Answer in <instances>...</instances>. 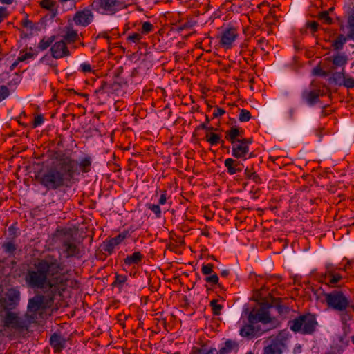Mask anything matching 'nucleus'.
I'll return each mask as SVG.
<instances>
[{
	"instance_id": "nucleus-49",
	"label": "nucleus",
	"mask_w": 354,
	"mask_h": 354,
	"mask_svg": "<svg viewBox=\"0 0 354 354\" xmlns=\"http://www.w3.org/2000/svg\"><path fill=\"white\" fill-rule=\"evenodd\" d=\"M80 68L84 73H88L91 71V66L88 63H82L80 64Z\"/></svg>"
},
{
	"instance_id": "nucleus-17",
	"label": "nucleus",
	"mask_w": 354,
	"mask_h": 354,
	"mask_svg": "<svg viewBox=\"0 0 354 354\" xmlns=\"http://www.w3.org/2000/svg\"><path fill=\"white\" fill-rule=\"evenodd\" d=\"M65 339L61 335L53 334L50 339V345L56 350L61 351L65 346Z\"/></svg>"
},
{
	"instance_id": "nucleus-44",
	"label": "nucleus",
	"mask_w": 354,
	"mask_h": 354,
	"mask_svg": "<svg viewBox=\"0 0 354 354\" xmlns=\"http://www.w3.org/2000/svg\"><path fill=\"white\" fill-rule=\"evenodd\" d=\"M41 6L45 8L51 10L55 6V2L53 0H43Z\"/></svg>"
},
{
	"instance_id": "nucleus-45",
	"label": "nucleus",
	"mask_w": 354,
	"mask_h": 354,
	"mask_svg": "<svg viewBox=\"0 0 354 354\" xmlns=\"http://www.w3.org/2000/svg\"><path fill=\"white\" fill-rule=\"evenodd\" d=\"M44 121V117L41 115H37L35 118L34 122H33V127L35 128L37 127L40 126L43 124Z\"/></svg>"
},
{
	"instance_id": "nucleus-58",
	"label": "nucleus",
	"mask_w": 354,
	"mask_h": 354,
	"mask_svg": "<svg viewBox=\"0 0 354 354\" xmlns=\"http://www.w3.org/2000/svg\"><path fill=\"white\" fill-rule=\"evenodd\" d=\"M24 26L26 28H32V22L30 21H28V20H26L24 22Z\"/></svg>"
},
{
	"instance_id": "nucleus-43",
	"label": "nucleus",
	"mask_w": 354,
	"mask_h": 354,
	"mask_svg": "<svg viewBox=\"0 0 354 354\" xmlns=\"http://www.w3.org/2000/svg\"><path fill=\"white\" fill-rule=\"evenodd\" d=\"M205 280L206 282H208V283H210L212 284H216L218 282V277L217 274H212L210 276H207L205 277Z\"/></svg>"
},
{
	"instance_id": "nucleus-63",
	"label": "nucleus",
	"mask_w": 354,
	"mask_h": 354,
	"mask_svg": "<svg viewBox=\"0 0 354 354\" xmlns=\"http://www.w3.org/2000/svg\"><path fill=\"white\" fill-rule=\"evenodd\" d=\"M200 127H201V128L204 129H208L207 125L205 124H204V123L201 124Z\"/></svg>"
},
{
	"instance_id": "nucleus-54",
	"label": "nucleus",
	"mask_w": 354,
	"mask_h": 354,
	"mask_svg": "<svg viewBox=\"0 0 354 354\" xmlns=\"http://www.w3.org/2000/svg\"><path fill=\"white\" fill-rule=\"evenodd\" d=\"M166 201H167V194H166V192L164 191L161 194L160 198L158 201V205H164L166 203Z\"/></svg>"
},
{
	"instance_id": "nucleus-26",
	"label": "nucleus",
	"mask_w": 354,
	"mask_h": 354,
	"mask_svg": "<svg viewBox=\"0 0 354 354\" xmlns=\"http://www.w3.org/2000/svg\"><path fill=\"white\" fill-rule=\"evenodd\" d=\"M240 134V131L236 128H232L227 133V139L230 140L232 143L237 141V140H240L239 138Z\"/></svg>"
},
{
	"instance_id": "nucleus-46",
	"label": "nucleus",
	"mask_w": 354,
	"mask_h": 354,
	"mask_svg": "<svg viewBox=\"0 0 354 354\" xmlns=\"http://www.w3.org/2000/svg\"><path fill=\"white\" fill-rule=\"evenodd\" d=\"M142 36L139 33H133L128 37V39L132 42H138L140 40Z\"/></svg>"
},
{
	"instance_id": "nucleus-51",
	"label": "nucleus",
	"mask_w": 354,
	"mask_h": 354,
	"mask_svg": "<svg viewBox=\"0 0 354 354\" xmlns=\"http://www.w3.org/2000/svg\"><path fill=\"white\" fill-rule=\"evenodd\" d=\"M277 310L279 313L281 315H285L289 311V308L285 306L279 305L277 306Z\"/></svg>"
},
{
	"instance_id": "nucleus-1",
	"label": "nucleus",
	"mask_w": 354,
	"mask_h": 354,
	"mask_svg": "<svg viewBox=\"0 0 354 354\" xmlns=\"http://www.w3.org/2000/svg\"><path fill=\"white\" fill-rule=\"evenodd\" d=\"M68 275L62 264L54 259L39 261L35 269L28 270L25 281L29 286L42 289L44 292L62 294L68 286Z\"/></svg>"
},
{
	"instance_id": "nucleus-28",
	"label": "nucleus",
	"mask_w": 354,
	"mask_h": 354,
	"mask_svg": "<svg viewBox=\"0 0 354 354\" xmlns=\"http://www.w3.org/2000/svg\"><path fill=\"white\" fill-rule=\"evenodd\" d=\"M333 62L337 66H344L347 63V57L343 54L337 55L334 57Z\"/></svg>"
},
{
	"instance_id": "nucleus-57",
	"label": "nucleus",
	"mask_w": 354,
	"mask_h": 354,
	"mask_svg": "<svg viewBox=\"0 0 354 354\" xmlns=\"http://www.w3.org/2000/svg\"><path fill=\"white\" fill-rule=\"evenodd\" d=\"M308 24L309 28H310L313 32H315L317 30V26H318V24L317 22L312 21V22L308 23Z\"/></svg>"
},
{
	"instance_id": "nucleus-10",
	"label": "nucleus",
	"mask_w": 354,
	"mask_h": 354,
	"mask_svg": "<svg viewBox=\"0 0 354 354\" xmlns=\"http://www.w3.org/2000/svg\"><path fill=\"white\" fill-rule=\"evenodd\" d=\"M251 143L250 139L237 140L232 143V156L236 158H243L249 151V145Z\"/></svg>"
},
{
	"instance_id": "nucleus-2",
	"label": "nucleus",
	"mask_w": 354,
	"mask_h": 354,
	"mask_svg": "<svg viewBox=\"0 0 354 354\" xmlns=\"http://www.w3.org/2000/svg\"><path fill=\"white\" fill-rule=\"evenodd\" d=\"M77 171V162L59 152L52 158L50 167L37 176L39 183L48 189L68 187Z\"/></svg>"
},
{
	"instance_id": "nucleus-34",
	"label": "nucleus",
	"mask_w": 354,
	"mask_h": 354,
	"mask_svg": "<svg viewBox=\"0 0 354 354\" xmlns=\"http://www.w3.org/2000/svg\"><path fill=\"white\" fill-rule=\"evenodd\" d=\"M251 118V115L249 111L246 109H241L239 119L241 122H248Z\"/></svg>"
},
{
	"instance_id": "nucleus-55",
	"label": "nucleus",
	"mask_w": 354,
	"mask_h": 354,
	"mask_svg": "<svg viewBox=\"0 0 354 354\" xmlns=\"http://www.w3.org/2000/svg\"><path fill=\"white\" fill-rule=\"evenodd\" d=\"M31 57H33V54H32L30 53H27L21 56H19L18 57V61L23 62V61L26 60V59L31 58Z\"/></svg>"
},
{
	"instance_id": "nucleus-35",
	"label": "nucleus",
	"mask_w": 354,
	"mask_h": 354,
	"mask_svg": "<svg viewBox=\"0 0 354 354\" xmlns=\"http://www.w3.org/2000/svg\"><path fill=\"white\" fill-rule=\"evenodd\" d=\"M2 248L4 251L8 254H12L15 250L16 246L12 242H7L3 244Z\"/></svg>"
},
{
	"instance_id": "nucleus-60",
	"label": "nucleus",
	"mask_w": 354,
	"mask_h": 354,
	"mask_svg": "<svg viewBox=\"0 0 354 354\" xmlns=\"http://www.w3.org/2000/svg\"><path fill=\"white\" fill-rule=\"evenodd\" d=\"M205 354H218V351L215 348L209 350Z\"/></svg>"
},
{
	"instance_id": "nucleus-62",
	"label": "nucleus",
	"mask_w": 354,
	"mask_h": 354,
	"mask_svg": "<svg viewBox=\"0 0 354 354\" xmlns=\"http://www.w3.org/2000/svg\"><path fill=\"white\" fill-rule=\"evenodd\" d=\"M294 113H295V110L293 109H290L289 110V115L291 119L293 118Z\"/></svg>"
},
{
	"instance_id": "nucleus-52",
	"label": "nucleus",
	"mask_w": 354,
	"mask_h": 354,
	"mask_svg": "<svg viewBox=\"0 0 354 354\" xmlns=\"http://www.w3.org/2000/svg\"><path fill=\"white\" fill-rule=\"evenodd\" d=\"M8 16L7 9L0 7V23Z\"/></svg>"
},
{
	"instance_id": "nucleus-56",
	"label": "nucleus",
	"mask_w": 354,
	"mask_h": 354,
	"mask_svg": "<svg viewBox=\"0 0 354 354\" xmlns=\"http://www.w3.org/2000/svg\"><path fill=\"white\" fill-rule=\"evenodd\" d=\"M225 113V111L221 108H216L213 113V115L214 117H219L223 115Z\"/></svg>"
},
{
	"instance_id": "nucleus-30",
	"label": "nucleus",
	"mask_w": 354,
	"mask_h": 354,
	"mask_svg": "<svg viewBox=\"0 0 354 354\" xmlns=\"http://www.w3.org/2000/svg\"><path fill=\"white\" fill-rule=\"evenodd\" d=\"M347 38L349 39L348 36L345 37L343 35H339L333 43L334 48L335 49H341L343 45L346 43Z\"/></svg>"
},
{
	"instance_id": "nucleus-18",
	"label": "nucleus",
	"mask_w": 354,
	"mask_h": 354,
	"mask_svg": "<svg viewBox=\"0 0 354 354\" xmlns=\"http://www.w3.org/2000/svg\"><path fill=\"white\" fill-rule=\"evenodd\" d=\"M240 335L244 337L252 338L258 336V330L252 324H246L240 330Z\"/></svg>"
},
{
	"instance_id": "nucleus-11",
	"label": "nucleus",
	"mask_w": 354,
	"mask_h": 354,
	"mask_svg": "<svg viewBox=\"0 0 354 354\" xmlns=\"http://www.w3.org/2000/svg\"><path fill=\"white\" fill-rule=\"evenodd\" d=\"M51 55L55 59H60L70 55V52L64 40L55 41L50 48Z\"/></svg>"
},
{
	"instance_id": "nucleus-15",
	"label": "nucleus",
	"mask_w": 354,
	"mask_h": 354,
	"mask_svg": "<svg viewBox=\"0 0 354 354\" xmlns=\"http://www.w3.org/2000/svg\"><path fill=\"white\" fill-rule=\"evenodd\" d=\"M324 279L327 284L335 285L342 279V276L334 272L332 265L328 264Z\"/></svg>"
},
{
	"instance_id": "nucleus-37",
	"label": "nucleus",
	"mask_w": 354,
	"mask_h": 354,
	"mask_svg": "<svg viewBox=\"0 0 354 354\" xmlns=\"http://www.w3.org/2000/svg\"><path fill=\"white\" fill-rule=\"evenodd\" d=\"M147 208L150 210H151L158 218L160 217L161 216V209L160 207V205H155V204H147Z\"/></svg>"
},
{
	"instance_id": "nucleus-61",
	"label": "nucleus",
	"mask_w": 354,
	"mask_h": 354,
	"mask_svg": "<svg viewBox=\"0 0 354 354\" xmlns=\"http://www.w3.org/2000/svg\"><path fill=\"white\" fill-rule=\"evenodd\" d=\"M229 274V271L227 270H224L221 272V275L223 277L227 276Z\"/></svg>"
},
{
	"instance_id": "nucleus-7",
	"label": "nucleus",
	"mask_w": 354,
	"mask_h": 354,
	"mask_svg": "<svg viewBox=\"0 0 354 354\" xmlns=\"http://www.w3.org/2000/svg\"><path fill=\"white\" fill-rule=\"evenodd\" d=\"M94 5L99 12L106 15H113L122 8L119 0H95Z\"/></svg>"
},
{
	"instance_id": "nucleus-21",
	"label": "nucleus",
	"mask_w": 354,
	"mask_h": 354,
	"mask_svg": "<svg viewBox=\"0 0 354 354\" xmlns=\"http://www.w3.org/2000/svg\"><path fill=\"white\" fill-rule=\"evenodd\" d=\"M290 334L288 330H282L281 331L276 337L272 340V342L276 344H282L283 348L286 349L287 347V341L289 339Z\"/></svg>"
},
{
	"instance_id": "nucleus-9",
	"label": "nucleus",
	"mask_w": 354,
	"mask_h": 354,
	"mask_svg": "<svg viewBox=\"0 0 354 354\" xmlns=\"http://www.w3.org/2000/svg\"><path fill=\"white\" fill-rule=\"evenodd\" d=\"M61 250L66 257H77L80 253L79 243L73 237H68L64 240Z\"/></svg>"
},
{
	"instance_id": "nucleus-27",
	"label": "nucleus",
	"mask_w": 354,
	"mask_h": 354,
	"mask_svg": "<svg viewBox=\"0 0 354 354\" xmlns=\"http://www.w3.org/2000/svg\"><path fill=\"white\" fill-rule=\"evenodd\" d=\"M78 39L77 32L72 28H68L64 39L68 42H73Z\"/></svg>"
},
{
	"instance_id": "nucleus-53",
	"label": "nucleus",
	"mask_w": 354,
	"mask_h": 354,
	"mask_svg": "<svg viewBox=\"0 0 354 354\" xmlns=\"http://www.w3.org/2000/svg\"><path fill=\"white\" fill-rule=\"evenodd\" d=\"M313 73L314 75H322V76H326V73L325 71H324L322 68H315L313 70Z\"/></svg>"
},
{
	"instance_id": "nucleus-12",
	"label": "nucleus",
	"mask_w": 354,
	"mask_h": 354,
	"mask_svg": "<svg viewBox=\"0 0 354 354\" xmlns=\"http://www.w3.org/2000/svg\"><path fill=\"white\" fill-rule=\"evenodd\" d=\"M93 15L88 9H84L75 13L73 21L76 25L86 26L93 20Z\"/></svg>"
},
{
	"instance_id": "nucleus-25",
	"label": "nucleus",
	"mask_w": 354,
	"mask_h": 354,
	"mask_svg": "<svg viewBox=\"0 0 354 354\" xmlns=\"http://www.w3.org/2000/svg\"><path fill=\"white\" fill-rule=\"evenodd\" d=\"M55 39V36H54V35L51 36L47 39L44 38L39 43L38 48L41 50H44L47 49L53 43Z\"/></svg>"
},
{
	"instance_id": "nucleus-19",
	"label": "nucleus",
	"mask_w": 354,
	"mask_h": 354,
	"mask_svg": "<svg viewBox=\"0 0 354 354\" xmlns=\"http://www.w3.org/2000/svg\"><path fill=\"white\" fill-rule=\"evenodd\" d=\"M286 348L282 344H276L274 342L264 348V354H282Z\"/></svg>"
},
{
	"instance_id": "nucleus-38",
	"label": "nucleus",
	"mask_w": 354,
	"mask_h": 354,
	"mask_svg": "<svg viewBox=\"0 0 354 354\" xmlns=\"http://www.w3.org/2000/svg\"><path fill=\"white\" fill-rule=\"evenodd\" d=\"M10 95L9 88L4 85L0 86V102L5 100Z\"/></svg>"
},
{
	"instance_id": "nucleus-5",
	"label": "nucleus",
	"mask_w": 354,
	"mask_h": 354,
	"mask_svg": "<svg viewBox=\"0 0 354 354\" xmlns=\"http://www.w3.org/2000/svg\"><path fill=\"white\" fill-rule=\"evenodd\" d=\"M316 324L317 322L313 315H306L290 320L288 322V326L295 333L311 334L315 330Z\"/></svg>"
},
{
	"instance_id": "nucleus-22",
	"label": "nucleus",
	"mask_w": 354,
	"mask_h": 354,
	"mask_svg": "<svg viewBox=\"0 0 354 354\" xmlns=\"http://www.w3.org/2000/svg\"><path fill=\"white\" fill-rule=\"evenodd\" d=\"M141 254L139 252H136L131 255L127 257V258L124 259V263L128 266L137 264L141 260Z\"/></svg>"
},
{
	"instance_id": "nucleus-20",
	"label": "nucleus",
	"mask_w": 354,
	"mask_h": 354,
	"mask_svg": "<svg viewBox=\"0 0 354 354\" xmlns=\"http://www.w3.org/2000/svg\"><path fill=\"white\" fill-rule=\"evenodd\" d=\"M256 322H261L263 324H269L272 322V318L268 312L264 310H259L254 318Z\"/></svg>"
},
{
	"instance_id": "nucleus-29",
	"label": "nucleus",
	"mask_w": 354,
	"mask_h": 354,
	"mask_svg": "<svg viewBox=\"0 0 354 354\" xmlns=\"http://www.w3.org/2000/svg\"><path fill=\"white\" fill-rule=\"evenodd\" d=\"M91 159L89 158H84L80 160V163H77V168L80 167L82 171H88V168L91 165Z\"/></svg>"
},
{
	"instance_id": "nucleus-50",
	"label": "nucleus",
	"mask_w": 354,
	"mask_h": 354,
	"mask_svg": "<svg viewBox=\"0 0 354 354\" xmlns=\"http://www.w3.org/2000/svg\"><path fill=\"white\" fill-rule=\"evenodd\" d=\"M115 247V245H112L111 244V241L110 240L108 243H106L105 244L104 250L106 252H108L109 253H111L113 251Z\"/></svg>"
},
{
	"instance_id": "nucleus-36",
	"label": "nucleus",
	"mask_w": 354,
	"mask_h": 354,
	"mask_svg": "<svg viewBox=\"0 0 354 354\" xmlns=\"http://www.w3.org/2000/svg\"><path fill=\"white\" fill-rule=\"evenodd\" d=\"M207 140L212 145H216L220 141V137L215 133L207 134Z\"/></svg>"
},
{
	"instance_id": "nucleus-23",
	"label": "nucleus",
	"mask_w": 354,
	"mask_h": 354,
	"mask_svg": "<svg viewBox=\"0 0 354 354\" xmlns=\"http://www.w3.org/2000/svg\"><path fill=\"white\" fill-rule=\"evenodd\" d=\"M236 344L232 340H227L224 345L220 348L219 354H228L232 352V349L235 347Z\"/></svg>"
},
{
	"instance_id": "nucleus-33",
	"label": "nucleus",
	"mask_w": 354,
	"mask_h": 354,
	"mask_svg": "<svg viewBox=\"0 0 354 354\" xmlns=\"http://www.w3.org/2000/svg\"><path fill=\"white\" fill-rule=\"evenodd\" d=\"M210 306L212 307L213 313L216 315H218L221 313V310L223 308V306L221 304L217 303L216 300H212L210 302Z\"/></svg>"
},
{
	"instance_id": "nucleus-8",
	"label": "nucleus",
	"mask_w": 354,
	"mask_h": 354,
	"mask_svg": "<svg viewBox=\"0 0 354 354\" xmlns=\"http://www.w3.org/2000/svg\"><path fill=\"white\" fill-rule=\"evenodd\" d=\"M20 292L15 288L9 289L0 299V307L3 310L14 309L19 303Z\"/></svg>"
},
{
	"instance_id": "nucleus-24",
	"label": "nucleus",
	"mask_w": 354,
	"mask_h": 354,
	"mask_svg": "<svg viewBox=\"0 0 354 354\" xmlns=\"http://www.w3.org/2000/svg\"><path fill=\"white\" fill-rule=\"evenodd\" d=\"M347 28L348 37L354 41V12L348 17Z\"/></svg>"
},
{
	"instance_id": "nucleus-31",
	"label": "nucleus",
	"mask_w": 354,
	"mask_h": 354,
	"mask_svg": "<svg viewBox=\"0 0 354 354\" xmlns=\"http://www.w3.org/2000/svg\"><path fill=\"white\" fill-rule=\"evenodd\" d=\"M345 74L344 70L341 72H336L333 75V80L336 84L342 85L344 82Z\"/></svg>"
},
{
	"instance_id": "nucleus-64",
	"label": "nucleus",
	"mask_w": 354,
	"mask_h": 354,
	"mask_svg": "<svg viewBox=\"0 0 354 354\" xmlns=\"http://www.w3.org/2000/svg\"><path fill=\"white\" fill-rule=\"evenodd\" d=\"M352 342L354 344V336L352 337Z\"/></svg>"
},
{
	"instance_id": "nucleus-6",
	"label": "nucleus",
	"mask_w": 354,
	"mask_h": 354,
	"mask_svg": "<svg viewBox=\"0 0 354 354\" xmlns=\"http://www.w3.org/2000/svg\"><path fill=\"white\" fill-rule=\"evenodd\" d=\"M325 299L329 308L344 312L350 306L349 299L340 290H333L325 294Z\"/></svg>"
},
{
	"instance_id": "nucleus-41",
	"label": "nucleus",
	"mask_w": 354,
	"mask_h": 354,
	"mask_svg": "<svg viewBox=\"0 0 354 354\" xmlns=\"http://www.w3.org/2000/svg\"><path fill=\"white\" fill-rule=\"evenodd\" d=\"M342 85H344L345 87L351 88L354 87V79L351 77H346L345 76L344 82Z\"/></svg>"
},
{
	"instance_id": "nucleus-47",
	"label": "nucleus",
	"mask_w": 354,
	"mask_h": 354,
	"mask_svg": "<svg viewBox=\"0 0 354 354\" xmlns=\"http://www.w3.org/2000/svg\"><path fill=\"white\" fill-rule=\"evenodd\" d=\"M127 281V277L122 275H116L114 283L122 285Z\"/></svg>"
},
{
	"instance_id": "nucleus-3",
	"label": "nucleus",
	"mask_w": 354,
	"mask_h": 354,
	"mask_svg": "<svg viewBox=\"0 0 354 354\" xmlns=\"http://www.w3.org/2000/svg\"><path fill=\"white\" fill-rule=\"evenodd\" d=\"M44 293L45 295H37L28 301L26 313L34 317L36 323L41 317L44 310L51 306L55 297L62 295L50 292Z\"/></svg>"
},
{
	"instance_id": "nucleus-42",
	"label": "nucleus",
	"mask_w": 354,
	"mask_h": 354,
	"mask_svg": "<svg viewBox=\"0 0 354 354\" xmlns=\"http://www.w3.org/2000/svg\"><path fill=\"white\" fill-rule=\"evenodd\" d=\"M213 265L208 263L207 265H203L201 269V271L203 274L209 275L212 272Z\"/></svg>"
},
{
	"instance_id": "nucleus-32",
	"label": "nucleus",
	"mask_w": 354,
	"mask_h": 354,
	"mask_svg": "<svg viewBox=\"0 0 354 354\" xmlns=\"http://www.w3.org/2000/svg\"><path fill=\"white\" fill-rule=\"evenodd\" d=\"M245 174L248 178L254 180L256 183H260L259 176L255 172L251 171L248 168L245 169Z\"/></svg>"
},
{
	"instance_id": "nucleus-4",
	"label": "nucleus",
	"mask_w": 354,
	"mask_h": 354,
	"mask_svg": "<svg viewBox=\"0 0 354 354\" xmlns=\"http://www.w3.org/2000/svg\"><path fill=\"white\" fill-rule=\"evenodd\" d=\"M4 322L6 326L20 332L28 330L32 324L36 323L34 317L27 313L20 315L10 311L6 313Z\"/></svg>"
},
{
	"instance_id": "nucleus-14",
	"label": "nucleus",
	"mask_w": 354,
	"mask_h": 354,
	"mask_svg": "<svg viewBox=\"0 0 354 354\" xmlns=\"http://www.w3.org/2000/svg\"><path fill=\"white\" fill-rule=\"evenodd\" d=\"M319 91L304 90L301 93L302 100L310 106L319 102Z\"/></svg>"
},
{
	"instance_id": "nucleus-59",
	"label": "nucleus",
	"mask_w": 354,
	"mask_h": 354,
	"mask_svg": "<svg viewBox=\"0 0 354 354\" xmlns=\"http://www.w3.org/2000/svg\"><path fill=\"white\" fill-rule=\"evenodd\" d=\"M14 1V0H0V2L3 4H7V5H10L11 3H12V2Z\"/></svg>"
},
{
	"instance_id": "nucleus-13",
	"label": "nucleus",
	"mask_w": 354,
	"mask_h": 354,
	"mask_svg": "<svg viewBox=\"0 0 354 354\" xmlns=\"http://www.w3.org/2000/svg\"><path fill=\"white\" fill-rule=\"evenodd\" d=\"M237 33L233 28H229L224 30L221 35V44L222 47L229 49L232 46V44L237 38Z\"/></svg>"
},
{
	"instance_id": "nucleus-16",
	"label": "nucleus",
	"mask_w": 354,
	"mask_h": 354,
	"mask_svg": "<svg viewBox=\"0 0 354 354\" xmlns=\"http://www.w3.org/2000/svg\"><path fill=\"white\" fill-rule=\"evenodd\" d=\"M224 165L227 168V172L231 175L241 171L243 165L241 161L232 158H227L224 162Z\"/></svg>"
},
{
	"instance_id": "nucleus-48",
	"label": "nucleus",
	"mask_w": 354,
	"mask_h": 354,
	"mask_svg": "<svg viewBox=\"0 0 354 354\" xmlns=\"http://www.w3.org/2000/svg\"><path fill=\"white\" fill-rule=\"evenodd\" d=\"M152 24L149 22H144L142 24V32L145 33L149 32L152 30Z\"/></svg>"
},
{
	"instance_id": "nucleus-40",
	"label": "nucleus",
	"mask_w": 354,
	"mask_h": 354,
	"mask_svg": "<svg viewBox=\"0 0 354 354\" xmlns=\"http://www.w3.org/2000/svg\"><path fill=\"white\" fill-rule=\"evenodd\" d=\"M125 239V234H119L117 236L111 239V244L115 246L120 244Z\"/></svg>"
},
{
	"instance_id": "nucleus-39",
	"label": "nucleus",
	"mask_w": 354,
	"mask_h": 354,
	"mask_svg": "<svg viewBox=\"0 0 354 354\" xmlns=\"http://www.w3.org/2000/svg\"><path fill=\"white\" fill-rule=\"evenodd\" d=\"M319 19L324 23L330 24L332 23V19L329 17V11L322 12L319 15Z\"/></svg>"
}]
</instances>
